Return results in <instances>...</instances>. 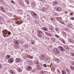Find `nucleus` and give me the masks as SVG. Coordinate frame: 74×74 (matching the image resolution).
I'll use <instances>...</instances> for the list:
<instances>
[{"mask_svg": "<svg viewBox=\"0 0 74 74\" xmlns=\"http://www.w3.org/2000/svg\"><path fill=\"white\" fill-rule=\"evenodd\" d=\"M3 33L4 35H5V37H7L8 36L9 34H11V32H8L7 30H5L3 31Z\"/></svg>", "mask_w": 74, "mask_h": 74, "instance_id": "obj_1", "label": "nucleus"}, {"mask_svg": "<svg viewBox=\"0 0 74 74\" xmlns=\"http://www.w3.org/2000/svg\"><path fill=\"white\" fill-rule=\"evenodd\" d=\"M53 52L56 54H59L60 53L59 50L57 48H54L53 50Z\"/></svg>", "mask_w": 74, "mask_h": 74, "instance_id": "obj_2", "label": "nucleus"}, {"mask_svg": "<svg viewBox=\"0 0 74 74\" xmlns=\"http://www.w3.org/2000/svg\"><path fill=\"white\" fill-rule=\"evenodd\" d=\"M38 36L39 37L41 38L42 37V34H43V32L41 31H38Z\"/></svg>", "mask_w": 74, "mask_h": 74, "instance_id": "obj_3", "label": "nucleus"}, {"mask_svg": "<svg viewBox=\"0 0 74 74\" xmlns=\"http://www.w3.org/2000/svg\"><path fill=\"white\" fill-rule=\"evenodd\" d=\"M31 14H32V16H33L34 18H36L37 17V14L36 13L34 12H31Z\"/></svg>", "mask_w": 74, "mask_h": 74, "instance_id": "obj_4", "label": "nucleus"}, {"mask_svg": "<svg viewBox=\"0 0 74 74\" xmlns=\"http://www.w3.org/2000/svg\"><path fill=\"white\" fill-rule=\"evenodd\" d=\"M40 58L41 59L44 60L46 58V56H45V54H42L40 55Z\"/></svg>", "mask_w": 74, "mask_h": 74, "instance_id": "obj_5", "label": "nucleus"}, {"mask_svg": "<svg viewBox=\"0 0 74 74\" xmlns=\"http://www.w3.org/2000/svg\"><path fill=\"white\" fill-rule=\"evenodd\" d=\"M26 69L28 71H30V70H32V69L31 66H27L26 67Z\"/></svg>", "mask_w": 74, "mask_h": 74, "instance_id": "obj_6", "label": "nucleus"}, {"mask_svg": "<svg viewBox=\"0 0 74 74\" xmlns=\"http://www.w3.org/2000/svg\"><path fill=\"white\" fill-rule=\"evenodd\" d=\"M54 9L55 10H57L58 11H59V12L60 11H62V9H61V8L58 7H55Z\"/></svg>", "mask_w": 74, "mask_h": 74, "instance_id": "obj_7", "label": "nucleus"}, {"mask_svg": "<svg viewBox=\"0 0 74 74\" xmlns=\"http://www.w3.org/2000/svg\"><path fill=\"white\" fill-rule=\"evenodd\" d=\"M14 61V59L12 58H9L8 60V62L9 63H12Z\"/></svg>", "mask_w": 74, "mask_h": 74, "instance_id": "obj_8", "label": "nucleus"}, {"mask_svg": "<svg viewBox=\"0 0 74 74\" xmlns=\"http://www.w3.org/2000/svg\"><path fill=\"white\" fill-rule=\"evenodd\" d=\"M0 10L1 11H3V12H5V10L4 9V8L3 6H1L0 7Z\"/></svg>", "mask_w": 74, "mask_h": 74, "instance_id": "obj_9", "label": "nucleus"}, {"mask_svg": "<svg viewBox=\"0 0 74 74\" xmlns=\"http://www.w3.org/2000/svg\"><path fill=\"white\" fill-rule=\"evenodd\" d=\"M19 3L21 5H24V3H23V0H21L20 1Z\"/></svg>", "mask_w": 74, "mask_h": 74, "instance_id": "obj_10", "label": "nucleus"}, {"mask_svg": "<svg viewBox=\"0 0 74 74\" xmlns=\"http://www.w3.org/2000/svg\"><path fill=\"white\" fill-rule=\"evenodd\" d=\"M50 31V32H54V28L52 27H51L49 28Z\"/></svg>", "mask_w": 74, "mask_h": 74, "instance_id": "obj_11", "label": "nucleus"}, {"mask_svg": "<svg viewBox=\"0 0 74 74\" xmlns=\"http://www.w3.org/2000/svg\"><path fill=\"white\" fill-rule=\"evenodd\" d=\"M14 43H15V44H16L17 45H19V42L18 40H14Z\"/></svg>", "mask_w": 74, "mask_h": 74, "instance_id": "obj_12", "label": "nucleus"}, {"mask_svg": "<svg viewBox=\"0 0 74 74\" xmlns=\"http://www.w3.org/2000/svg\"><path fill=\"white\" fill-rule=\"evenodd\" d=\"M27 62H29V63L30 65H32V64H33V62H32V61L29 59L27 60Z\"/></svg>", "mask_w": 74, "mask_h": 74, "instance_id": "obj_13", "label": "nucleus"}, {"mask_svg": "<svg viewBox=\"0 0 74 74\" xmlns=\"http://www.w3.org/2000/svg\"><path fill=\"white\" fill-rule=\"evenodd\" d=\"M14 48H16V49H18L19 48V45H16L15 44L14 45Z\"/></svg>", "mask_w": 74, "mask_h": 74, "instance_id": "obj_14", "label": "nucleus"}, {"mask_svg": "<svg viewBox=\"0 0 74 74\" xmlns=\"http://www.w3.org/2000/svg\"><path fill=\"white\" fill-rule=\"evenodd\" d=\"M69 42H71V43H73V44H74V40L73 39H69Z\"/></svg>", "mask_w": 74, "mask_h": 74, "instance_id": "obj_15", "label": "nucleus"}, {"mask_svg": "<svg viewBox=\"0 0 74 74\" xmlns=\"http://www.w3.org/2000/svg\"><path fill=\"white\" fill-rule=\"evenodd\" d=\"M59 49H60L61 51H64V49L61 46L59 47Z\"/></svg>", "mask_w": 74, "mask_h": 74, "instance_id": "obj_16", "label": "nucleus"}, {"mask_svg": "<svg viewBox=\"0 0 74 74\" xmlns=\"http://www.w3.org/2000/svg\"><path fill=\"white\" fill-rule=\"evenodd\" d=\"M65 70L66 71L67 74H70L71 71L70 70H69V69H66Z\"/></svg>", "mask_w": 74, "mask_h": 74, "instance_id": "obj_17", "label": "nucleus"}, {"mask_svg": "<svg viewBox=\"0 0 74 74\" xmlns=\"http://www.w3.org/2000/svg\"><path fill=\"white\" fill-rule=\"evenodd\" d=\"M58 4V2L57 1H55L53 2V6H56Z\"/></svg>", "mask_w": 74, "mask_h": 74, "instance_id": "obj_18", "label": "nucleus"}, {"mask_svg": "<svg viewBox=\"0 0 74 74\" xmlns=\"http://www.w3.org/2000/svg\"><path fill=\"white\" fill-rule=\"evenodd\" d=\"M64 48L67 50H69V48L66 45H64Z\"/></svg>", "mask_w": 74, "mask_h": 74, "instance_id": "obj_19", "label": "nucleus"}, {"mask_svg": "<svg viewBox=\"0 0 74 74\" xmlns=\"http://www.w3.org/2000/svg\"><path fill=\"white\" fill-rule=\"evenodd\" d=\"M16 62H21V59L19 58H17L16 59Z\"/></svg>", "mask_w": 74, "mask_h": 74, "instance_id": "obj_20", "label": "nucleus"}, {"mask_svg": "<svg viewBox=\"0 0 74 74\" xmlns=\"http://www.w3.org/2000/svg\"><path fill=\"white\" fill-rule=\"evenodd\" d=\"M11 58V56L10 55H7L6 56V59H8L9 58Z\"/></svg>", "mask_w": 74, "mask_h": 74, "instance_id": "obj_21", "label": "nucleus"}, {"mask_svg": "<svg viewBox=\"0 0 74 74\" xmlns=\"http://www.w3.org/2000/svg\"><path fill=\"white\" fill-rule=\"evenodd\" d=\"M42 30H45V31H46V32H48V29L45 27H43L42 28Z\"/></svg>", "mask_w": 74, "mask_h": 74, "instance_id": "obj_22", "label": "nucleus"}, {"mask_svg": "<svg viewBox=\"0 0 74 74\" xmlns=\"http://www.w3.org/2000/svg\"><path fill=\"white\" fill-rule=\"evenodd\" d=\"M47 10V9L45 8H42V9H41V11H46Z\"/></svg>", "mask_w": 74, "mask_h": 74, "instance_id": "obj_23", "label": "nucleus"}, {"mask_svg": "<svg viewBox=\"0 0 74 74\" xmlns=\"http://www.w3.org/2000/svg\"><path fill=\"white\" fill-rule=\"evenodd\" d=\"M62 74H66V71L64 70H63L62 71Z\"/></svg>", "mask_w": 74, "mask_h": 74, "instance_id": "obj_24", "label": "nucleus"}, {"mask_svg": "<svg viewBox=\"0 0 74 74\" xmlns=\"http://www.w3.org/2000/svg\"><path fill=\"white\" fill-rule=\"evenodd\" d=\"M34 21L36 23V24H38V25L40 24V22H39V21H38L36 20H35Z\"/></svg>", "mask_w": 74, "mask_h": 74, "instance_id": "obj_25", "label": "nucleus"}, {"mask_svg": "<svg viewBox=\"0 0 74 74\" xmlns=\"http://www.w3.org/2000/svg\"><path fill=\"white\" fill-rule=\"evenodd\" d=\"M18 12L20 14H23V10H18Z\"/></svg>", "mask_w": 74, "mask_h": 74, "instance_id": "obj_26", "label": "nucleus"}, {"mask_svg": "<svg viewBox=\"0 0 74 74\" xmlns=\"http://www.w3.org/2000/svg\"><path fill=\"white\" fill-rule=\"evenodd\" d=\"M55 62H56L57 63H59L60 62V60H59L58 59H56L55 60Z\"/></svg>", "mask_w": 74, "mask_h": 74, "instance_id": "obj_27", "label": "nucleus"}, {"mask_svg": "<svg viewBox=\"0 0 74 74\" xmlns=\"http://www.w3.org/2000/svg\"><path fill=\"white\" fill-rule=\"evenodd\" d=\"M22 57L24 59H25L26 58V56L25 55V54L23 53L22 55Z\"/></svg>", "mask_w": 74, "mask_h": 74, "instance_id": "obj_28", "label": "nucleus"}, {"mask_svg": "<svg viewBox=\"0 0 74 74\" xmlns=\"http://www.w3.org/2000/svg\"><path fill=\"white\" fill-rule=\"evenodd\" d=\"M18 70L19 72H22V70L21 68H18Z\"/></svg>", "mask_w": 74, "mask_h": 74, "instance_id": "obj_29", "label": "nucleus"}, {"mask_svg": "<svg viewBox=\"0 0 74 74\" xmlns=\"http://www.w3.org/2000/svg\"><path fill=\"white\" fill-rule=\"evenodd\" d=\"M51 20L53 22H54L55 21V19L54 18H51Z\"/></svg>", "mask_w": 74, "mask_h": 74, "instance_id": "obj_30", "label": "nucleus"}, {"mask_svg": "<svg viewBox=\"0 0 74 74\" xmlns=\"http://www.w3.org/2000/svg\"><path fill=\"white\" fill-rule=\"evenodd\" d=\"M36 66H38V67H41V65L39 63L36 64Z\"/></svg>", "mask_w": 74, "mask_h": 74, "instance_id": "obj_31", "label": "nucleus"}, {"mask_svg": "<svg viewBox=\"0 0 74 74\" xmlns=\"http://www.w3.org/2000/svg\"><path fill=\"white\" fill-rule=\"evenodd\" d=\"M51 59V58L49 57H47L46 58V60H50Z\"/></svg>", "mask_w": 74, "mask_h": 74, "instance_id": "obj_32", "label": "nucleus"}, {"mask_svg": "<svg viewBox=\"0 0 74 74\" xmlns=\"http://www.w3.org/2000/svg\"><path fill=\"white\" fill-rule=\"evenodd\" d=\"M10 73H12V74H15V72H14V71H13L12 70H10Z\"/></svg>", "mask_w": 74, "mask_h": 74, "instance_id": "obj_33", "label": "nucleus"}, {"mask_svg": "<svg viewBox=\"0 0 74 74\" xmlns=\"http://www.w3.org/2000/svg\"><path fill=\"white\" fill-rule=\"evenodd\" d=\"M60 40L61 41H62L63 42V43L64 44H66V43L65 42V41L64 40L62 39H60Z\"/></svg>", "mask_w": 74, "mask_h": 74, "instance_id": "obj_34", "label": "nucleus"}, {"mask_svg": "<svg viewBox=\"0 0 74 74\" xmlns=\"http://www.w3.org/2000/svg\"><path fill=\"white\" fill-rule=\"evenodd\" d=\"M34 63L35 64H36V65L37 64L39 63V62L37 60H35L34 62Z\"/></svg>", "mask_w": 74, "mask_h": 74, "instance_id": "obj_35", "label": "nucleus"}, {"mask_svg": "<svg viewBox=\"0 0 74 74\" xmlns=\"http://www.w3.org/2000/svg\"><path fill=\"white\" fill-rule=\"evenodd\" d=\"M24 48H27L29 47V46L27 45H24Z\"/></svg>", "mask_w": 74, "mask_h": 74, "instance_id": "obj_36", "label": "nucleus"}, {"mask_svg": "<svg viewBox=\"0 0 74 74\" xmlns=\"http://www.w3.org/2000/svg\"><path fill=\"white\" fill-rule=\"evenodd\" d=\"M70 67L71 70H74V67L71 66H70Z\"/></svg>", "mask_w": 74, "mask_h": 74, "instance_id": "obj_37", "label": "nucleus"}, {"mask_svg": "<svg viewBox=\"0 0 74 74\" xmlns=\"http://www.w3.org/2000/svg\"><path fill=\"white\" fill-rule=\"evenodd\" d=\"M51 39L53 41H55V38H51Z\"/></svg>", "mask_w": 74, "mask_h": 74, "instance_id": "obj_38", "label": "nucleus"}, {"mask_svg": "<svg viewBox=\"0 0 74 74\" xmlns=\"http://www.w3.org/2000/svg\"><path fill=\"white\" fill-rule=\"evenodd\" d=\"M40 73L41 74H44V71H40Z\"/></svg>", "mask_w": 74, "mask_h": 74, "instance_id": "obj_39", "label": "nucleus"}, {"mask_svg": "<svg viewBox=\"0 0 74 74\" xmlns=\"http://www.w3.org/2000/svg\"><path fill=\"white\" fill-rule=\"evenodd\" d=\"M32 5L33 7H34V6H35V3L32 2Z\"/></svg>", "mask_w": 74, "mask_h": 74, "instance_id": "obj_40", "label": "nucleus"}, {"mask_svg": "<svg viewBox=\"0 0 74 74\" xmlns=\"http://www.w3.org/2000/svg\"><path fill=\"white\" fill-rule=\"evenodd\" d=\"M70 55L72 56H74V53L73 52H71L70 53Z\"/></svg>", "mask_w": 74, "mask_h": 74, "instance_id": "obj_41", "label": "nucleus"}, {"mask_svg": "<svg viewBox=\"0 0 74 74\" xmlns=\"http://www.w3.org/2000/svg\"><path fill=\"white\" fill-rule=\"evenodd\" d=\"M11 2L12 4H15V2L14 1H13V0L11 1Z\"/></svg>", "mask_w": 74, "mask_h": 74, "instance_id": "obj_42", "label": "nucleus"}, {"mask_svg": "<svg viewBox=\"0 0 74 74\" xmlns=\"http://www.w3.org/2000/svg\"><path fill=\"white\" fill-rule=\"evenodd\" d=\"M31 42L32 44H34V40H32L31 41Z\"/></svg>", "mask_w": 74, "mask_h": 74, "instance_id": "obj_43", "label": "nucleus"}, {"mask_svg": "<svg viewBox=\"0 0 74 74\" xmlns=\"http://www.w3.org/2000/svg\"><path fill=\"white\" fill-rule=\"evenodd\" d=\"M25 2L27 3V4H29V1H28V0H25Z\"/></svg>", "mask_w": 74, "mask_h": 74, "instance_id": "obj_44", "label": "nucleus"}, {"mask_svg": "<svg viewBox=\"0 0 74 74\" xmlns=\"http://www.w3.org/2000/svg\"><path fill=\"white\" fill-rule=\"evenodd\" d=\"M68 26L69 27H70V28H71V27H72V25L71 24H69Z\"/></svg>", "mask_w": 74, "mask_h": 74, "instance_id": "obj_45", "label": "nucleus"}, {"mask_svg": "<svg viewBox=\"0 0 74 74\" xmlns=\"http://www.w3.org/2000/svg\"><path fill=\"white\" fill-rule=\"evenodd\" d=\"M49 36H50V37H52V34L50 33H49Z\"/></svg>", "mask_w": 74, "mask_h": 74, "instance_id": "obj_46", "label": "nucleus"}, {"mask_svg": "<svg viewBox=\"0 0 74 74\" xmlns=\"http://www.w3.org/2000/svg\"><path fill=\"white\" fill-rule=\"evenodd\" d=\"M19 23L21 24V23H22V21L21 20H19Z\"/></svg>", "mask_w": 74, "mask_h": 74, "instance_id": "obj_47", "label": "nucleus"}, {"mask_svg": "<svg viewBox=\"0 0 74 74\" xmlns=\"http://www.w3.org/2000/svg\"><path fill=\"white\" fill-rule=\"evenodd\" d=\"M0 19H1V21H4V19H3V18L2 17H1L0 18Z\"/></svg>", "mask_w": 74, "mask_h": 74, "instance_id": "obj_48", "label": "nucleus"}, {"mask_svg": "<svg viewBox=\"0 0 74 74\" xmlns=\"http://www.w3.org/2000/svg\"><path fill=\"white\" fill-rule=\"evenodd\" d=\"M70 19H71V20H74V17H71L70 18Z\"/></svg>", "mask_w": 74, "mask_h": 74, "instance_id": "obj_49", "label": "nucleus"}, {"mask_svg": "<svg viewBox=\"0 0 74 74\" xmlns=\"http://www.w3.org/2000/svg\"><path fill=\"white\" fill-rule=\"evenodd\" d=\"M65 31H66V32H67V31H69V29L67 28H65Z\"/></svg>", "mask_w": 74, "mask_h": 74, "instance_id": "obj_50", "label": "nucleus"}, {"mask_svg": "<svg viewBox=\"0 0 74 74\" xmlns=\"http://www.w3.org/2000/svg\"><path fill=\"white\" fill-rule=\"evenodd\" d=\"M55 29L56 32H58V31L59 30V29L58 28H56Z\"/></svg>", "mask_w": 74, "mask_h": 74, "instance_id": "obj_51", "label": "nucleus"}, {"mask_svg": "<svg viewBox=\"0 0 74 74\" xmlns=\"http://www.w3.org/2000/svg\"><path fill=\"white\" fill-rule=\"evenodd\" d=\"M43 66L44 67H47V65H46V64H43Z\"/></svg>", "mask_w": 74, "mask_h": 74, "instance_id": "obj_52", "label": "nucleus"}, {"mask_svg": "<svg viewBox=\"0 0 74 74\" xmlns=\"http://www.w3.org/2000/svg\"><path fill=\"white\" fill-rule=\"evenodd\" d=\"M12 15V14L11 13H9V16H11Z\"/></svg>", "mask_w": 74, "mask_h": 74, "instance_id": "obj_53", "label": "nucleus"}, {"mask_svg": "<svg viewBox=\"0 0 74 74\" xmlns=\"http://www.w3.org/2000/svg\"><path fill=\"white\" fill-rule=\"evenodd\" d=\"M55 36L56 37H57L58 38H59V36H58V35L57 34H55Z\"/></svg>", "mask_w": 74, "mask_h": 74, "instance_id": "obj_54", "label": "nucleus"}, {"mask_svg": "<svg viewBox=\"0 0 74 74\" xmlns=\"http://www.w3.org/2000/svg\"><path fill=\"white\" fill-rule=\"evenodd\" d=\"M45 33L46 34V35H47V36H49V33H48L47 32H45Z\"/></svg>", "mask_w": 74, "mask_h": 74, "instance_id": "obj_55", "label": "nucleus"}, {"mask_svg": "<svg viewBox=\"0 0 74 74\" xmlns=\"http://www.w3.org/2000/svg\"><path fill=\"white\" fill-rule=\"evenodd\" d=\"M35 70L34 69H33L32 70V73H34V72H35Z\"/></svg>", "mask_w": 74, "mask_h": 74, "instance_id": "obj_56", "label": "nucleus"}, {"mask_svg": "<svg viewBox=\"0 0 74 74\" xmlns=\"http://www.w3.org/2000/svg\"><path fill=\"white\" fill-rule=\"evenodd\" d=\"M21 44H23V42L22 40L20 41Z\"/></svg>", "mask_w": 74, "mask_h": 74, "instance_id": "obj_57", "label": "nucleus"}, {"mask_svg": "<svg viewBox=\"0 0 74 74\" xmlns=\"http://www.w3.org/2000/svg\"><path fill=\"white\" fill-rule=\"evenodd\" d=\"M73 14H74V13H73V12L70 13V15H73Z\"/></svg>", "mask_w": 74, "mask_h": 74, "instance_id": "obj_58", "label": "nucleus"}, {"mask_svg": "<svg viewBox=\"0 0 74 74\" xmlns=\"http://www.w3.org/2000/svg\"><path fill=\"white\" fill-rule=\"evenodd\" d=\"M61 23L62 24H63V25H65V24H64V22H61Z\"/></svg>", "mask_w": 74, "mask_h": 74, "instance_id": "obj_59", "label": "nucleus"}, {"mask_svg": "<svg viewBox=\"0 0 74 74\" xmlns=\"http://www.w3.org/2000/svg\"><path fill=\"white\" fill-rule=\"evenodd\" d=\"M1 67H2V65H1V64H0V69H1Z\"/></svg>", "mask_w": 74, "mask_h": 74, "instance_id": "obj_60", "label": "nucleus"}, {"mask_svg": "<svg viewBox=\"0 0 74 74\" xmlns=\"http://www.w3.org/2000/svg\"><path fill=\"white\" fill-rule=\"evenodd\" d=\"M40 1H45V0H39Z\"/></svg>", "mask_w": 74, "mask_h": 74, "instance_id": "obj_61", "label": "nucleus"}, {"mask_svg": "<svg viewBox=\"0 0 74 74\" xmlns=\"http://www.w3.org/2000/svg\"><path fill=\"white\" fill-rule=\"evenodd\" d=\"M30 58L31 59H33V56H31Z\"/></svg>", "mask_w": 74, "mask_h": 74, "instance_id": "obj_62", "label": "nucleus"}, {"mask_svg": "<svg viewBox=\"0 0 74 74\" xmlns=\"http://www.w3.org/2000/svg\"><path fill=\"white\" fill-rule=\"evenodd\" d=\"M58 70V73H60V72H59V70Z\"/></svg>", "mask_w": 74, "mask_h": 74, "instance_id": "obj_63", "label": "nucleus"}, {"mask_svg": "<svg viewBox=\"0 0 74 74\" xmlns=\"http://www.w3.org/2000/svg\"><path fill=\"white\" fill-rule=\"evenodd\" d=\"M48 62L49 63H50V61H49Z\"/></svg>", "mask_w": 74, "mask_h": 74, "instance_id": "obj_64", "label": "nucleus"}]
</instances>
